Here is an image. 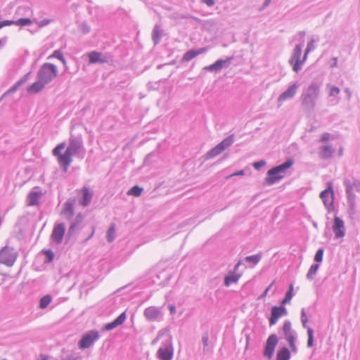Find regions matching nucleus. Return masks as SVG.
Listing matches in <instances>:
<instances>
[{
  "mask_svg": "<svg viewBox=\"0 0 360 360\" xmlns=\"http://www.w3.org/2000/svg\"><path fill=\"white\" fill-rule=\"evenodd\" d=\"M65 146V143L62 142L58 144L52 151L53 155L58 158V164L65 172L68 171L69 166L72 162V156L83 158L85 155V148L81 135L73 136L71 134L66 150L64 153H61Z\"/></svg>",
  "mask_w": 360,
  "mask_h": 360,
  "instance_id": "nucleus-1",
  "label": "nucleus"
},
{
  "mask_svg": "<svg viewBox=\"0 0 360 360\" xmlns=\"http://www.w3.org/2000/svg\"><path fill=\"white\" fill-rule=\"evenodd\" d=\"M306 32L304 31H300L297 32L294 39H297L299 43L295 45L291 56L289 59V63L292 66V70L297 73L302 68V66L307 60H304V57L301 59L302 48L304 45V37Z\"/></svg>",
  "mask_w": 360,
  "mask_h": 360,
  "instance_id": "nucleus-2",
  "label": "nucleus"
},
{
  "mask_svg": "<svg viewBox=\"0 0 360 360\" xmlns=\"http://www.w3.org/2000/svg\"><path fill=\"white\" fill-rule=\"evenodd\" d=\"M321 91V84L311 82L308 87L303 90L301 95L302 104L306 108L313 110L316 106Z\"/></svg>",
  "mask_w": 360,
  "mask_h": 360,
  "instance_id": "nucleus-3",
  "label": "nucleus"
},
{
  "mask_svg": "<svg viewBox=\"0 0 360 360\" xmlns=\"http://www.w3.org/2000/svg\"><path fill=\"white\" fill-rule=\"evenodd\" d=\"M293 162L292 160H287L285 162L274 167L267 172V176L265 178L264 184L271 186L278 182L285 175L286 170L289 169Z\"/></svg>",
  "mask_w": 360,
  "mask_h": 360,
  "instance_id": "nucleus-4",
  "label": "nucleus"
},
{
  "mask_svg": "<svg viewBox=\"0 0 360 360\" xmlns=\"http://www.w3.org/2000/svg\"><path fill=\"white\" fill-rule=\"evenodd\" d=\"M344 186L348 206L350 209H354L356 204L355 193L360 192V181L354 178H347L344 180Z\"/></svg>",
  "mask_w": 360,
  "mask_h": 360,
  "instance_id": "nucleus-5",
  "label": "nucleus"
},
{
  "mask_svg": "<svg viewBox=\"0 0 360 360\" xmlns=\"http://www.w3.org/2000/svg\"><path fill=\"white\" fill-rule=\"evenodd\" d=\"M58 75V69L52 63H46L39 69L37 73V79H41L46 84L50 83Z\"/></svg>",
  "mask_w": 360,
  "mask_h": 360,
  "instance_id": "nucleus-6",
  "label": "nucleus"
},
{
  "mask_svg": "<svg viewBox=\"0 0 360 360\" xmlns=\"http://www.w3.org/2000/svg\"><path fill=\"white\" fill-rule=\"evenodd\" d=\"M173 355L174 348L172 337L168 336L157 351L156 356L160 360H172Z\"/></svg>",
  "mask_w": 360,
  "mask_h": 360,
  "instance_id": "nucleus-7",
  "label": "nucleus"
},
{
  "mask_svg": "<svg viewBox=\"0 0 360 360\" xmlns=\"http://www.w3.org/2000/svg\"><path fill=\"white\" fill-rule=\"evenodd\" d=\"M18 252L13 248L5 246L0 250V263L11 266L15 263Z\"/></svg>",
  "mask_w": 360,
  "mask_h": 360,
  "instance_id": "nucleus-8",
  "label": "nucleus"
},
{
  "mask_svg": "<svg viewBox=\"0 0 360 360\" xmlns=\"http://www.w3.org/2000/svg\"><path fill=\"white\" fill-rule=\"evenodd\" d=\"M283 331L285 339L288 341L290 348L292 352H297V347L295 345L296 333L291 328V323L288 320H285L283 326Z\"/></svg>",
  "mask_w": 360,
  "mask_h": 360,
  "instance_id": "nucleus-9",
  "label": "nucleus"
},
{
  "mask_svg": "<svg viewBox=\"0 0 360 360\" xmlns=\"http://www.w3.org/2000/svg\"><path fill=\"white\" fill-rule=\"evenodd\" d=\"M100 335L97 330H92L84 334L78 342V347L81 349L89 348L99 339Z\"/></svg>",
  "mask_w": 360,
  "mask_h": 360,
  "instance_id": "nucleus-10",
  "label": "nucleus"
},
{
  "mask_svg": "<svg viewBox=\"0 0 360 360\" xmlns=\"http://www.w3.org/2000/svg\"><path fill=\"white\" fill-rule=\"evenodd\" d=\"M278 342V339L276 335L271 334L268 337L263 352V355L265 358L270 360L273 357Z\"/></svg>",
  "mask_w": 360,
  "mask_h": 360,
  "instance_id": "nucleus-11",
  "label": "nucleus"
},
{
  "mask_svg": "<svg viewBox=\"0 0 360 360\" xmlns=\"http://www.w3.org/2000/svg\"><path fill=\"white\" fill-rule=\"evenodd\" d=\"M320 198H321L325 207H326L328 212H330L334 210V192L333 187L330 184L328 185L326 189L321 192Z\"/></svg>",
  "mask_w": 360,
  "mask_h": 360,
  "instance_id": "nucleus-12",
  "label": "nucleus"
},
{
  "mask_svg": "<svg viewBox=\"0 0 360 360\" xmlns=\"http://www.w3.org/2000/svg\"><path fill=\"white\" fill-rule=\"evenodd\" d=\"M326 89L328 91V105L330 106L338 105L340 100V88L331 84H327Z\"/></svg>",
  "mask_w": 360,
  "mask_h": 360,
  "instance_id": "nucleus-13",
  "label": "nucleus"
},
{
  "mask_svg": "<svg viewBox=\"0 0 360 360\" xmlns=\"http://www.w3.org/2000/svg\"><path fill=\"white\" fill-rule=\"evenodd\" d=\"M233 60V56L226 57L224 59H219L213 64L205 66L204 70L209 72H219L223 68H228Z\"/></svg>",
  "mask_w": 360,
  "mask_h": 360,
  "instance_id": "nucleus-14",
  "label": "nucleus"
},
{
  "mask_svg": "<svg viewBox=\"0 0 360 360\" xmlns=\"http://www.w3.org/2000/svg\"><path fill=\"white\" fill-rule=\"evenodd\" d=\"M88 56L89 62L91 64L108 63L112 61V56L110 54H103L95 51L90 52Z\"/></svg>",
  "mask_w": 360,
  "mask_h": 360,
  "instance_id": "nucleus-15",
  "label": "nucleus"
},
{
  "mask_svg": "<svg viewBox=\"0 0 360 360\" xmlns=\"http://www.w3.org/2000/svg\"><path fill=\"white\" fill-rule=\"evenodd\" d=\"M241 260L238 261L234 266L233 271L229 273L224 278V285L229 287L232 283H236L239 278L241 277V273L238 272L240 266L243 265Z\"/></svg>",
  "mask_w": 360,
  "mask_h": 360,
  "instance_id": "nucleus-16",
  "label": "nucleus"
},
{
  "mask_svg": "<svg viewBox=\"0 0 360 360\" xmlns=\"http://www.w3.org/2000/svg\"><path fill=\"white\" fill-rule=\"evenodd\" d=\"M143 315L148 321H159L162 317L160 309L154 306L145 309Z\"/></svg>",
  "mask_w": 360,
  "mask_h": 360,
  "instance_id": "nucleus-17",
  "label": "nucleus"
},
{
  "mask_svg": "<svg viewBox=\"0 0 360 360\" xmlns=\"http://www.w3.org/2000/svg\"><path fill=\"white\" fill-rule=\"evenodd\" d=\"M300 84L295 82L290 84L278 98V103L281 105L284 101L292 98L297 94Z\"/></svg>",
  "mask_w": 360,
  "mask_h": 360,
  "instance_id": "nucleus-18",
  "label": "nucleus"
},
{
  "mask_svg": "<svg viewBox=\"0 0 360 360\" xmlns=\"http://www.w3.org/2000/svg\"><path fill=\"white\" fill-rule=\"evenodd\" d=\"M65 231V226L63 223H58L56 224L51 236L52 240L57 244L61 243Z\"/></svg>",
  "mask_w": 360,
  "mask_h": 360,
  "instance_id": "nucleus-19",
  "label": "nucleus"
},
{
  "mask_svg": "<svg viewBox=\"0 0 360 360\" xmlns=\"http://www.w3.org/2000/svg\"><path fill=\"white\" fill-rule=\"evenodd\" d=\"M333 231L336 238H343L345 236V223L338 217H335Z\"/></svg>",
  "mask_w": 360,
  "mask_h": 360,
  "instance_id": "nucleus-20",
  "label": "nucleus"
},
{
  "mask_svg": "<svg viewBox=\"0 0 360 360\" xmlns=\"http://www.w3.org/2000/svg\"><path fill=\"white\" fill-rule=\"evenodd\" d=\"M80 193L82 196L79 199V203L83 207H87L91 202L94 193L87 186H84Z\"/></svg>",
  "mask_w": 360,
  "mask_h": 360,
  "instance_id": "nucleus-21",
  "label": "nucleus"
},
{
  "mask_svg": "<svg viewBox=\"0 0 360 360\" xmlns=\"http://www.w3.org/2000/svg\"><path fill=\"white\" fill-rule=\"evenodd\" d=\"M126 318H127V314H126V312L124 311L122 314H120L119 315V316L117 317L113 321L107 323L104 326L103 329L105 330H111L115 328L116 327L122 325L125 321Z\"/></svg>",
  "mask_w": 360,
  "mask_h": 360,
  "instance_id": "nucleus-22",
  "label": "nucleus"
},
{
  "mask_svg": "<svg viewBox=\"0 0 360 360\" xmlns=\"http://www.w3.org/2000/svg\"><path fill=\"white\" fill-rule=\"evenodd\" d=\"M335 150L330 145H325L319 148V155L323 160H327L332 157Z\"/></svg>",
  "mask_w": 360,
  "mask_h": 360,
  "instance_id": "nucleus-23",
  "label": "nucleus"
},
{
  "mask_svg": "<svg viewBox=\"0 0 360 360\" xmlns=\"http://www.w3.org/2000/svg\"><path fill=\"white\" fill-rule=\"evenodd\" d=\"M207 51V48H200L198 50L191 49L186 52L183 56L182 60L186 62L191 60L197 56Z\"/></svg>",
  "mask_w": 360,
  "mask_h": 360,
  "instance_id": "nucleus-24",
  "label": "nucleus"
},
{
  "mask_svg": "<svg viewBox=\"0 0 360 360\" xmlns=\"http://www.w3.org/2000/svg\"><path fill=\"white\" fill-rule=\"evenodd\" d=\"M63 213L65 215L67 219H72L74 215V203L72 201L68 200L65 203Z\"/></svg>",
  "mask_w": 360,
  "mask_h": 360,
  "instance_id": "nucleus-25",
  "label": "nucleus"
},
{
  "mask_svg": "<svg viewBox=\"0 0 360 360\" xmlns=\"http://www.w3.org/2000/svg\"><path fill=\"white\" fill-rule=\"evenodd\" d=\"M162 37V30L160 28V26L156 24L152 32V39L155 45H157L160 41V39Z\"/></svg>",
  "mask_w": 360,
  "mask_h": 360,
  "instance_id": "nucleus-26",
  "label": "nucleus"
},
{
  "mask_svg": "<svg viewBox=\"0 0 360 360\" xmlns=\"http://www.w3.org/2000/svg\"><path fill=\"white\" fill-rule=\"evenodd\" d=\"M40 197L41 193L37 191L30 192L27 196V205L30 206L37 205Z\"/></svg>",
  "mask_w": 360,
  "mask_h": 360,
  "instance_id": "nucleus-27",
  "label": "nucleus"
},
{
  "mask_svg": "<svg viewBox=\"0 0 360 360\" xmlns=\"http://www.w3.org/2000/svg\"><path fill=\"white\" fill-rule=\"evenodd\" d=\"M45 85H46L45 83H44L43 81L38 79L37 82L33 83L31 86H29L27 91L29 93H38L40 91H41Z\"/></svg>",
  "mask_w": 360,
  "mask_h": 360,
  "instance_id": "nucleus-28",
  "label": "nucleus"
},
{
  "mask_svg": "<svg viewBox=\"0 0 360 360\" xmlns=\"http://www.w3.org/2000/svg\"><path fill=\"white\" fill-rule=\"evenodd\" d=\"M288 311L284 306L273 307L271 310V314L279 319L283 316L287 315Z\"/></svg>",
  "mask_w": 360,
  "mask_h": 360,
  "instance_id": "nucleus-29",
  "label": "nucleus"
},
{
  "mask_svg": "<svg viewBox=\"0 0 360 360\" xmlns=\"http://www.w3.org/2000/svg\"><path fill=\"white\" fill-rule=\"evenodd\" d=\"M290 352L289 349L283 347L276 354V360H290Z\"/></svg>",
  "mask_w": 360,
  "mask_h": 360,
  "instance_id": "nucleus-30",
  "label": "nucleus"
},
{
  "mask_svg": "<svg viewBox=\"0 0 360 360\" xmlns=\"http://www.w3.org/2000/svg\"><path fill=\"white\" fill-rule=\"evenodd\" d=\"M224 150L217 144L216 146H214L213 148L210 150L205 155L206 159H212L215 158L216 156L220 155Z\"/></svg>",
  "mask_w": 360,
  "mask_h": 360,
  "instance_id": "nucleus-31",
  "label": "nucleus"
},
{
  "mask_svg": "<svg viewBox=\"0 0 360 360\" xmlns=\"http://www.w3.org/2000/svg\"><path fill=\"white\" fill-rule=\"evenodd\" d=\"M82 219H83V217H82V214L79 213L76 216L75 221L71 224L70 226L69 227L68 232V234L69 236H71L72 234H73V233L75 232L77 226L82 222Z\"/></svg>",
  "mask_w": 360,
  "mask_h": 360,
  "instance_id": "nucleus-32",
  "label": "nucleus"
},
{
  "mask_svg": "<svg viewBox=\"0 0 360 360\" xmlns=\"http://www.w3.org/2000/svg\"><path fill=\"white\" fill-rule=\"evenodd\" d=\"M234 142V135L231 134L228 137L225 138L222 141H221L218 145L222 148V150H226L229 146H231Z\"/></svg>",
  "mask_w": 360,
  "mask_h": 360,
  "instance_id": "nucleus-33",
  "label": "nucleus"
},
{
  "mask_svg": "<svg viewBox=\"0 0 360 360\" xmlns=\"http://www.w3.org/2000/svg\"><path fill=\"white\" fill-rule=\"evenodd\" d=\"M293 296V284L290 283L288 290L286 292L285 298L282 300L281 304L284 305L290 303Z\"/></svg>",
  "mask_w": 360,
  "mask_h": 360,
  "instance_id": "nucleus-34",
  "label": "nucleus"
},
{
  "mask_svg": "<svg viewBox=\"0 0 360 360\" xmlns=\"http://www.w3.org/2000/svg\"><path fill=\"white\" fill-rule=\"evenodd\" d=\"M52 301V297L50 295H46L39 300V308L46 309Z\"/></svg>",
  "mask_w": 360,
  "mask_h": 360,
  "instance_id": "nucleus-35",
  "label": "nucleus"
},
{
  "mask_svg": "<svg viewBox=\"0 0 360 360\" xmlns=\"http://www.w3.org/2000/svg\"><path fill=\"white\" fill-rule=\"evenodd\" d=\"M319 269V264H317V263L316 264H313L310 266V268H309V271H308V272L307 274V278L309 279V280H312L314 278V276L316 274Z\"/></svg>",
  "mask_w": 360,
  "mask_h": 360,
  "instance_id": "nucleus-36",
  "label": "nucleus"
},
{
  "mask_svg": "<svg viewBox=\"0 0 360 360\" xmlns=\"http://www.w3.org/2000/svg\"><path fill=\"white\" fill-rule=\"evenodd\" d=\"M143 191V188L136 185V186H134L132 188H131L127 191V195H133L134 197H139L141 195Z\"/></svg>",
  "mask_w": 360,
  "mask_h": 360,
  "instance_id": "nucleus-37",
  "label": "nucleus"
},
{
  "mask_svg": "<svg viewBox=\"0 0 360 360\" xmlns=\"http://www.w3.org/2000/svg\"><path fill=\"white\" fill-rule=\"evenodd\" d=\"M262 258V254L259 253L254 255L247 256L245 257V261L249 263H252L254 265L257 264Z\"/></svg>",
  "mask_w": 360,
  "mask_h": 360,
  "instance_id": "nucleus-38",
  "label": "nucleus"
},
{
  "mask_svg": "<svg viewBox=\"0 0 360 360\" xmlns=\"http://www.w3.org/2000/svg\"><path fill=\"white\" fill-rule=\"evenodd\" d=\"M316 42V40L314 39H311L307 44V48L304 51V60H307V57H308V54L314 51L315 49V44Z\"/></svg>",
  "mask_w": 360,
  "mask_h": 360,
  "instance_id": "nucleus-39",
  "label": "nucleus"
},
{
  "mask_svg": "<svg viewBox=\"0 0 360 360\" xmlns=\"http://www.w3.org/2000/svg\"><path fill=\"white\" fill-rule=\"evenodd\" d=\"M115 224H112L108 230L107 231L106 233V238L108 242L111 243L112 242L115 238Z\"/></svg>",
  "mask_w": 360,
  "mask_h": 360,
  "instance_id": "nucleus-40",
  "label": "nucleus"
},
{
  "mask_svg": "<svg viewBox=\"0 0 360 360\" xmlns=\"http://www.w3.org/2000/svg\"><path fill=\"white\" fill-rule=\"evenodd\" d=\"M165 335H167V338H168V336H170L168 330L164 329L160 330L158 332L157 337L151 342V345H155V344H157L160 339Z\"/></svg>",
  "mask_w": 360,
  "mask_h": 360,
  "instance_id": "nucleus-41",
  "label": "nucleus"
},
{
  "mask_svg": "<svg viewBox=\"0 0 360 360\" xmlns=\"http://www.w3.org/2000/svg\"><path fill=\"white\" fill-rule=\"evenodd\" d=\"M307 347H311L314 345V330L311 328H307Z\"/></svg>",
  "mask_w": 360,
  "mask_h": 360,
  "instance_id": "nucleus-42",
  "label": "nucleus"
},
{
  "mask_svg": "<svg viewBox=\"0 0 360 360\" xmlns=\"http://www.w3.org/2000/svg\"><path fill=\"white\" fill-rule=\"evenodd\" d=\"M50 57L58 58L63 63V65L66 64V60H65V58L63 57V53L59 49L54 51Z\"/></svg>",
  "mask_w": 360,
  "mask_h": 360,
  "instance_id": "nucleus-43",
  "label": "nucleus"
},
{
  "mask_svg": "<svg viewBox=\"0 0 360 360\" xmlns=\"http://www.w3.org/2000/svg\"><path fill=\"white\" fill-rule=\"evenodd\" d=\"M32 24V20L30 18H22L15 20V25L27 26Z\"/></svg>",
  "mask_w": 360,
  "mask_h": 360,
  "instance_id": "nucleus-44",
  "label": "nucleus"
},
{
  "mask_svg": "<svg viewBox=\"0 0 360 360\" xmlns=\"http://www.w3.org/2000/svg\"><path fill=\"white\" fill-rule=\"evenodd\" d=\"M79 29L84 34L89 33L91 31L90 27L86 22H82L79 25Z\"/></svg>",
  "mask_w": 360,
  "mask_h": 360,
  "instance_id": "nucleus-45",
  "label": "nucleus"
},
{
  "mask_svg": "<svg viewBox=\"0 0 360 360\" xmlns=\"http://www.w3.org/2000/svg\"><path fill=\"white\" fill-rule=\"evenodd\" d=\"M323 248H319L317 250L316 254H315V256H314V261L317 263L319 262H321L322 260H323Z\"/></svg>",
  "mask_w": 360,
  "mask_h": 360,
  "instance_id": "nucleus-46",
  "label": "nucleus"
},
{
  "mask_svg": "<svg viewBox=\"0 0 360 360\" xmlns=\"http://www.w3.org/2000/svg\"><path fill=\"white\" fill-rule=\"evenodd\" d=\"M44 254L46 255V262H51L53 261L54 258V254L51 250H46L44 252Z\"/></svg>",
  "mask_w": 360,
  "mask_h": 360,
  "instance_id": "nucleus-47",
  "label": "nucleus"
},
{
  "mask_svg": "<svg viewBox=\"0 0 360 360\" xmlns=\"http://www.w3.org/2000/svg\"><path fill=\"white\" fill-rule=\"evenodd\" d=\"M301 321L304 328H306L308 319L305 313L304 309H302L301 311Z\"/></svg>",
  "mask_w": 360,
  "mask_h": 360,
  "instance_id": "nucleus-48",
  "label": "nucleus"
},
{
  "mask_svg": "<svg viewBox=\"0 0 360 360\" xmlns=\"http://www.w3.org/2000/svg\"><path fill=\"white\" fill-rule=\"evenodd\" d=\"M208 341H209V335L207 333H205L202 334V342L203 345V349L205 350V348L208 345Z\"/></svg>",
  "mask_w": 360,
  "mask_h": 360,
  "instance_id": "nucleus-49",
  "label": "nucleus"
},
{
  "mask_svg": "<svg viewBox=\"0 0 360 360\" xmlns=\"http://www.w3.org/2000/svg\"><path fill=\"white\" fill-rule=\"evenodd\" d=\"M266 165V162L264 160H259L257 162H255L253 163V167L255 169L259 170L262 167H263Z\"/></svg>",
  "mask_w": 360,
  "mask_h": 360,
  "instance_id": "nucleus-50",
  "label": "nucleus"
},
{
  "mask_svg": "<svg viewBox=\"0 0 360 360\" xmlns=\"http://www.w3.org/2000/svg\"><path fill=\"white\" fill-rule=\"evenodd\" d=\"M23 80L21 79V80H19L18 82H17L9 90L10 92H15L18 88L19 86L23 83Z\"/></svg>",
  "mask_w": 360,
  "mask_h": 360,
  "instance_id": "nucleus-51",
  "label": "nucleus"
},
{
  "mask_svg": "<svg viewBox=\"0 0 360 360\" xmlns=\"http://www.w3.org/2000/svg\"><path fill=\"white\" fill-rule=\"evenodd\" d=\"M274 282H272L266 289L264 291V292L260 295V298H263L264 297H266L269 292V291L270 290V289L271 288V287L273 286L274 285Z\"/></svg>",
  "mask_w": 360,
  "mask_h": 360,
  "instance_id": "nucleus-52",
  "label": "nucleus"
},
{
  "mask_svg": "<svg viewBox=\"0 0 360 360\" xmlns=\"http://www.w3.org/2000/svg\"><path fill=\"white\" fill-rule=\"evenodd\" d=\"M244 174H245V172H244V170L242 169V170H239L235 173L230 174L229 176H227V178L229 179V178H231L235 176H243Z\"/></svg>",
  "mask_w": 360,
  "mask_h": 360,
  "instance_id": "nucleus-53",
  "label": "nucleus"
},
{
  "mask_svg": "<svg viewBox=\"0 0 360 360\" xmlns=\"http://www.w3.org/2000/svg\"><path fill=\"white\" fill-rule=\"evenodd\" d=\"M330 138V134L328 133H324L322 134L321 139H320V141L321 142H326Z\"/></svg>",
  "mask_w": 360,
  "mask_h": 360,
  "instance_id": "nucleus-54",
  "label": "nucleus"
},
{
  "mask_svg": "<svg viewBox=\"0 0 360 360\" xmlns=\"http://www.w3.org/2000/svg\"><path fill=\"white\" fill-rule=\"evenodd\" d=\"M1 23L3 25V27H5V26H8V25H15V20H4V21H1Z\"/></svg>",
  "mask_w": 360,
  "mask_h": 360,
  "instance_id": "nucleus-55",
  "label": "nucleus"
},
{
  "mask_svg": "<svg viewBox=\"0 0 360 360\" xmlns=\"http://www.w3.org/2000/svg\"><path fill=\"white\" fill-rule=\"evenodd\" d=\"M278 318H276L271 314V317L269 319V325L270 326L275 325L276 323V322L278 321Z\"/></svg>",
  "mask_w": 360,
  "mask_h": 360,
  "instance_id": "nucleus-56",
  "label": "nucleus"
},
{
  "mask_svg": "<svg viewBox=\"0 0 360 360\" xmlns=\"http://www.w3.org/2000/svg\"><path fill=\"white\" fill-rule=\"evenodd\" d=\"M51 20L49 19H44L39 22V26H46L50 23Z\"/></svg>",
  "mask_w": 360,
  "mask_h": 360,
  "instance_id": "nucleus-57",
  "label": "nucleus"
},
{
  "mask_svg": "<svg viewBox=\"0 0 360 360\" xmlns=\"http://www.w3.org/2000/svg\"><path fill=\"white\" fill-rule=\"evenodd\" d=\"M202 1L206 4L208 6H212L214 4V0H202Z\"/></svg>",
  "mask_w": 360,
  "mask_h": 360,
  "instance_id": "nucleus-58",
  "label": "nucleus"
},
{
  "mask_svg": "<svg viewBox=\"0 0 360 360\" xmlns=\"http://www.w3.org/2000/svg\"><path fill=\"white\" fill-rule=\"evenodd\" d=\"M332 61H333V63H332V64L330 65V67H331V68L336 67V66H337V65H338V58H336V57L333 58H332Z\"/></svg>",
  "mask_w": 360,
  "mask_h": 360,
  "instance_id": "nucleus-59",
  "label": "nucleus"
},
{
  "mask_svg": "<svg viewBox=\"0 0 360 360\" xmlns=\"http://www.w3.org/2000/svg\"><path fill=\"white\" fill-rule=\"evenodd\" d=\"M169 309L171 314H174L176 312V307L174 305H169Z\"/></svg>",
  "mask_w": 360,
  "mask_h": 360,
  "instance_id": "nucleus-60",
  "label": "nucleus"
},
{
  "mask_svg": "<svg viewBox=\"0 0 360 360\" xmlns=\"http://www.w3.org/2000/svg\"><path fill=\"white\" fill-rule=\"evenodd\" d=\"M347 96V98L348 99H350L351 96H352V92L351 91L349 90V89L347 88L345 90Z\"/></svg>",
  "mask_w": 360,
  "mask_h": 360,
  "instance_id": "nucleus-61",
  "label": "nucleus"
},
{
  "mask_svg": "<svg viewBox=\"0 0 360 360\" xmlns=\"http://www.w3.org/2000/svg\"><path fill=\"white\" fill-rule=\"evenodd\" d=\"M271 1V0H265L264 5L266 6L270 4Z\"/></svg>",
  "mask_w": 360,
  "mask_h": 360,
  "instance_id": "nucleus-62",
  "label": "nucleus"
},
{
  "mask_svg": "<svg viewBox=\"0 0 360 360\" xmlns=\"http://www.w3.org/2000/svg\"><path fill=\"white\" fill-rule=\"evenodd\" d=\"M40 360H49V358L46 356H41Z\"/></svg>",
  "mask_w": 360,
  "mask_h": 360,
  "instance_id": "nucleus-63",
  "label": "nucleus"
},
{
  "mask_svg": "<svg viewBox=\"0 0 360 360\" xmlns=\"http://www.w3.org/2000/svg\"><path fill=\"white\" fill-rule=\"evenodd\" d=\"M2 27H3V25H2L1 22H0V30H1Z\"/></svg>",
  "mask_w": 360,
  "mask_h": 360,
  "instance_id": "nucleus-64",
  "label": "nucleus"
}]
</instances>
